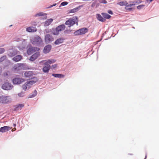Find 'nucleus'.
I'll return each instance as SVG.
<instances>
[{
  "mask_svg": "<svg viewBox=\"0 0 159 159\" xmlns=\"http://www.w3.org/2000/svg\"><path fill=\"white\" fill-rule=\"evenodd\" d=\"M101 3L106 4L107 3V1L106 0H101L100 1Z\"/></svg>",
  "mask_w": 159,
  "mask_h": 159,
  "instance_id": "nucleus-40",
  "label": "nucleus"
},
{
  "mask_svg": "<svg viewBox=\"0 0 159 159\" xmlns=\"http://www.w3.org/2000/svg\"><path fill=\"white\" fill-rule=\"evenodd\" d=\"M68 4V2H62L61 4V6H64L65 5H66Z\"/></svg>",
  "mask_w": 159,
  "mask_h": 159,
  "instance_id": "nucleus-36",
  "label": "nucleus"
},
{
  "mask_svg": "<svg viewBox=\"0 0 159 159\" xmlns=\"http://www.w3.org/2000/svg\"><path fill=\"white\" fill-rule=\"evenodd\" d=\"M32 24L33 25H37L36 22H33Z\"/></svg>",
  "mask_w": 159,
  "mask_h": 159,
  "instance_id": "nucleus-44",
  "label": "nucleus"
},
{
  "mask_svg": "<svg viewBox=\"0 0 159 159\" xmlns=\"http://www.w3.org/2000/svg\"><path fill=\"white\" fill-rule=\"evenodd\" d=\"M57 64H54V65H52V67L53 68H55L57 67Z\"/></svg>",
  "mask_w": 159,
  "mask_h": 159,
  "instance_id": "nucleus-43",
  "label": "nucleus"
},
{
  "mask_svg": "<svg viewBox=\"0 0 159 159\" xmlns=\"http://www.w3.org/2000/svg\"><path fill=\"white\" fill-rule=\"evenodd\" d=\"M53 21V20L52 18L48 19L45 22L44 25L46 26L49 25Z\"/></svg>",
  "mask_w": 159,
  "mask_h": 159,
  "instance_id": "nucleus-24",
  "label": "nucleus"
},
{
  "mask_svg": "<svg viewBox=\"0 0 159 159\" xmlns=\"http://www.w3.org/2000/svg\"><path fill=\"white\" fill-rule=\"evenodd\" d=\"M107 12L108 13L111 15H112L113 14L112 11L111 10H109Z\"/></svg>",
  "mask_w": 159,
  "mask_h": 159,
  "instance_id": "nucleus-42",
  "label": "nucleus"
},
{
  "mask_svg": "<svg viewBox=\"0 0 159 159\" xmlns=\"http://www.w3.org/2000/svg\"><path fill=\"white\" fill-rule=\"evenodd\" d=\"M13 125L14 126H16V124H13Z\"/></svg>",
  "mask_w": 159,
  "mask_h": 159,
  "instance_id": "nucleus-49",
  "label": "nucleus"
},
{
  "mask_svg": "<svg viewBox=\"0 0 159 159\" xmlns=\"http://www.w3.org/2000/svg\"><path fill=\"white\" fill-rule=\"evenodd\" d=\"M46 15L47 14L45 13H44L43 12H40L35 14L34 16L35 17L44 16V19H46L47 18V16Z\"/></svg>",
  "mask_w": 159,
  "mask_h": 159,
  "instance_id": "nucleus-20",
  "label": "nucleus"
},
{
  "mask_svg": "<svg viewBox=\"0 0 159 159\" xmlns=\"http://www.w3.org/2000/svg\"><path fill=\"white\" fill-rule=\"evenodd\" d=\"M27 52L28 55H30L34 53V50H33L32 47H30L27 50Z\"/></svg>",
  "mask_w": 159,
  "mask_h": 159,
  "instance_id": "nucleus-29",
  "label": "nucleus"
},
{
  "mask_svg": "<svg viewBox=\"0 0 159 159\" xmlns=\"http://www.w3.org/2000/svg\"><path fill=\"white\" fill-rule=\"evenodd\" d=\"M24 66V64H17L15 66H14V68L15 69V70H20L21 69V67H23Z\"/></svg>",
  "mask_w": 159,
  "mask_h": 159,
  "instance_id": "nucleus-19",
  "label": "nucleus"
},
{
  "mask_svg": "<svg viewBox=\"0 0 159 159\" xmlns=\"http://www.w3.org/2000/svg\"><path fill=\"white\" fill-rule=\"evenodd\" d=\"M56 5V4H54V5H51L50 7H53V6H55Z\"/></svg>",
  "mask_w": 159,
  "mask_h": 159,
  "instance_id": "nucleus-45",
  "label": "nucleus"
},
{
  "mask_svg": "<svg viewBox=\"0 0 159 159\" xmlns=\"http://www.w3.org/2000/svg\"><path fill=\"white\" fill-rule=\"evenodd\" d=\"M117 4L120 6H125L126 5L128 4V3L126 1H123L119 2Z\"/></svg>",
  "mask_w": 159,
  "mask_h": 159,
  "instance_id": "nucleus-30",
  "label": "nucleus"
},
{
  "mask_svg": "<svg viewBox=\"0 0 159 159\" xmlns=\"http://www.w3.org/2000/svg\"><path fill=\"white\" fill-rule=\"evenodd\" d=\"M32 48H33V50H34V52H35L36 51H38L39 50V48L37 47H32Z\"/></svg>",
  "mask_w": 159,
  "mask_h": 159,
  "instance_id": "nucleus-35",
  "label": "nucleus"
},
{
  "mask_svg": "<svg viewBox=\"0 0 159 159\" xmlns=\"http://www.w3.org/2000/svg\"><path fill=\"white\" fill-rule=\"evenodd\" d=\"M37 94V92L36 90H35L33 93L32 94L30 95L29 96V98H33Z\"/></svg>",
  "mask_w": 159,
  "mask_h": 159,
  "instance_id": "nucleus-32",
  "label": "nucleus"
},
{
  "mask_svg": "<svg viewBox=\"0 0 159 159\" xmlns=\"http://www.w3.org/2000/svg\"><path fill=\"white\" fill-rule=\"evenodd\" d=\"M2 88L5 90H10L12 89L13 86L10 83L6 82L3 84Z\"/></svg>",
  "mask_w": 159,
  "mask_h": 159,
  "instance_id": "nucleus-5",
  "label": "nucleus"
},
{
  "mask_svg": "<svg viewBox=\"0 0 159 159\" xmlns=\"http://www.w3.org/2000/svg\"><path fill=\"white\" fill-rule=\"evenodd\" d=\"M129 3H130V4H129V5H128V4L127 5H126L125 6V9L127 10H129V11L131 10H132V8H128V7H131L133 6L134 5V4H133V2H129Z\"/></svg>",
  "mask_w": 159,
  "mask_h": 159,
  "instance_id": "nucleus-16",
  "label": "nucleus"
},
{
  "mask_svg": "<svg viewBox=\"0 0 159 159\" xmlns=\"http://www.w3.org/2000/svg\"><path fill=\"white\" fill-rule=\"evenodd\" d=\"M40 56V52H37L33 54L30 58L29 60L31 61H34Z\"/></svg>",
  "mask_w": 159,
  "mask_h": 159,
  "instance_id": "nucleus-9",
  "label": "nucleus"
},
{
  "mask_svg": "<svg viewBox=\"0 0 159 159\" xmlns=\"http://www.w3.org/2000/svg\"><path fill=\"white\" fill-rule=\"evenodd\" d=\"M5 51L4 48H0V54L3 53Z\"/></svg>",
  "mask_w": 159,
  "mask_h": 159,
  "instance_id": "nucleus-38",
  "label": "nucleus"
},
{
  "mask_svg": "<svg viewBox=\"0 0 159 159\" xmlns=\"http://www.w3.org/2000/svg\"><path fill=\"white\" fill-rule=\"evenodd\" d=\"M76 19L74 17L70 18L66 21L65 24L69 27L72 26L75 24Z\"/></svg>",
  "mask_w": 159,
  "mask_h": 159,
  "instance_id": "nucleus-4",
  "label": "nucleus"
},
{
  "mask_svg": "<svg viewBox=\"0 0 159 159\" xmlns=\"http://www.w3.org/2000/svg\"><path fill=\"white\" fill-rule=\"evenodd\" d=\"M31 42L33 44L40 46L42 44L43 41L40 37L36 36L31 39Z\"/></svg>",
  "mask_w": 159,
  "mask_h": 159,
  "instance_id": "nucleus-1",
  "label": "nucleus"
},
{
  "mask_svg": "<svg viewBox=\"0 0 159 159\" xmlns=\"http://www.w3.org/2000/svg\"><path fill=\"white\" fill-rule=\"evenodd\" d=\"M52 75L55 77L59 78H63L64 77V75L58 74H52Z\"/></svg>",
  "mask_w": 159,
  "mask_h": 159,
  "instance_id": "nucleus-28",
  "label": "nucleus"
},
{
  "mask_svg": "<svg viewBox=\"0 0 159 159\" xmlns=\"http://www.w3.org/2000/svg\"><path fill=\"white\" fill-rule=\"evenodd\" d=\"M17 53H16L15 51H13L12 52H11L8 55L10 57H13Z\"/></svg>",
  "mask_w": 159,
  "mask_h": 159,
  "instance_id": "nucleus-33",
  "label": "nucleus"
},
{
  "mask_svg": "<svg viewBox=\"0 0 159 159\" xmlns=\"http://www.w3.org/2000/svg\"><path fill=\"white\" fill-rule=\"evenodd\" d=\"M66 26L64 25H61L58 26L55 30H53L52 32V34L57 35L59 34L60 32L63 30Z\"/></svg>",
  "mask_w": 159,
  "mask_h": 159,
  "instance_id": "nucleus-3",
  "label": "nucleus"
},
{
  "mask_svg": "<svg viewBox=\"0 0 159 159\" xmlns=\"http://www.w3.org/2000/svg\"><path fill=\"white\" fill-rule=\"evenodd\" d=\"M88 30V29L87 28H84L77 30L75 32V33L76 35H77L84 34L87 33Z\"/></svg>",
  "mask_w": 159,
  "mask_h": 159,
  "instance_id": "nucleus-7",
  "label": "nucleus"
},
{
  "mask_svg": "<svg viewBox=\"0 0 159 159\" xmlns=\"http://www.w3.org/2000/svg\"><path fill=\"white\" fill-rule=\"evenodd\" d=\"M145 6L144 5H141L137 7V8L138 9H140L142 8L143 7Z\"/></svg>",
  "mask_w": 159,
  "mask_h": 159,
  "instance_id": "nucleus-37",
  "label": "nucleus"
},
{
  "mask_svg": "<svg viewBox=\"0 0 159 159\" xmlns=\"http://www.w3.org/2000/svg\"><path fill=\"white\" fill-rule=\"evenodd\" d=\"M130 8V7H128V8Z\"/></svg>",
  "mask_w": 159,
  "mask_h": 159,
  "instance_id": "nucleus-50",
  "label": "nucleus"
},
{
  "mask_svg": "<svg viewBox=\"0 0 159 159\" xmlns=\"http://www.w3.org/2000/svg\"><path fill=\"white\" fill-rule=\"evenodd\" d=\"M96 17L97 19L100 21L105 22L106 21V19L104 18L100 14H97Z\"/></svg>",
  "mask_w": 159,
  "mask_h": 159,
  "instance_id": "nucleus-15",
  "label": "nucleus"
},
{
  "mask_svg": "<svg viewBox=\"0 0 159 159\" xmlns=\"http://www.w3.org/2000/svg\"><path fill=\"white\" fill-rule=\"evenodd\" d=\"M101 14L103 17L104 18H105V19H108L111 17V16L110 15H109L108 14L106 13L102 12L101 13Z\"/></svg>",
  "mask_w": 159,
  "mask_h": 159,
  "instance_id": "nucleus-26",
  "label": "nucleus"
},
{
  "mask_svg": "<svg viewBox=\"0 0 159 159\" xmlns=\"http://www.w3.org/2000/svg\"><path fill=\"white\" fill-rule=\"evenodd\" d=\"M54 39L53 36L49 34H47L45 35L44 41L46 43H50L53 41Z\"/></svg>",
  "mask_w": 159,
  "mask_h": 159,
  "instance_id": "nucleus-6",
  "label": "nucleus"
},
{
  "mask_svg": "<svg viewBox=\"0 0 159 159\" xmlns=\"http://www.w3.org/2000/svg\"><path fill=\"white\" fill-rule=\"evenodd\" d=\"M33 73L32 71H26L24 73V75L25 77L30 78L33 75Z\"/></svg>",
  "mask_w": 159,
  "mask_h": 159,
  "instance_id": "nucleus-21",
  "label": "nucleus"
},
{
  "mask_svg": "<svg viewBox=\"0 0 159 159\" xmlns=\"http://www.w3.org/2000/svg\"><path fill=\"white\" fill-rule=\"evenodd\" d=\"M64 41V39L62 38L57 39L54 42L55 44H59L62 43Z\"/></svg>",
  "mask_w": 159,
  "mask_h": 159,
  "instance_id": "nucleus-25",
  "label": "nucleus"
},
{
  "mask_svg": "<svg viewBox=\"0 0 159 159\" xmlns=\"http://www.w3.org/2000/svg\"><path fill=\"white\" fill-rule=\"evenodd\" d=\"M147 155H146V156H145V158H144V159H146V157H147Z\"/></svg>",
  "mask_w": 159,
  "mask_h": 159,
  "instance_id": "nucleus-46",
  "label": "nucleus"
},
{
  "mask_svg": "<svg viewBox=\"0 0 159 159\" xmlns=\"http://www.w3.org/2000/svg\"><path fill=\"white\" fill-rule=\"evenodd\" d=\"M11 98L9 96L1 95L0 96V104H8L11 101Z\"/></svg>",
  "mask_w": 159,
  "mask_h": 159,
  "instance_id": "nucleus-2",
  "label": "nucleus"
},
{
  "mask_svg": "<svg viewBox=\"0 0 159 159\" xmlns=\"http://www.w3.org/2000/svg\"><path fill=\"white\" fill-rule=\"evenodd\" d=\"M37 30V29L35 27L33 26L29 27L26 29V31L29 32H35Z\"/></svg>",
  "mask_w": 159,
  "mask_h": 159,
  "instance_id": "nucleus-12",
  "label": "nucleus"
},
{
  "mask_svg": "<svg viewBox=\"0 0 159 159\" xmlns=\"http://www.w3.org/2000/svg\"><path fill=\"white\" fill-rule=\"evenodd\" d=\"M18 95L20 97H23V96H24V93L21 92V93H18Z\"/></svg>",
  "mask_w": 159,
  "mask_h": 159,
  "instance_id": "nucleus-39",
  "label": "nucleus"
},
{
  "mask_svg": "<svg viewBox=\"0 0 159 159\" xmlns=\"http://www.w3.org/2000/svg\"><path fill=\"white\" fill-rule=\"evenodd\" d=\"M153 0H150V2H152Z\"/></svg>",
  "mask_w": 159,
  "mask_h": 159,
  "instance_id": "nucleus-47",
  "label": "nucleus"
},
{
  "mask_svg": "<svg viewBox=\"0 0 159 159\" xmlns=\"http://www.w3.org/2000/svg\"><path fill=\"white\" fill-rule=\"evenodd\" d=\"M8 73H9V71H7V72H5L4 74V76L5 77H6V76H7L9 75Z\"/></svg>",
  "mask_w": 159,
  "mask_h": 159,
  "instance_id": "nucleus-41",
  "label": "nucleus"
},
{
  "mask_svg": "<svg viewBox=\"0 0 159 159\" xmlns=\"http://www.w3.org/2000/svg\"><path fill=\"white\" fill-rule=\"evenodd\" d=\"M50 65H47L44 66L43 69V70L44 72H48L50 69Z\"/></svg>",
  "mask_w": 159,
  "mask_h": 159,
  "instance_id": "nucleus-27",
  "label": "nucleus"
},
{
  "mask_svg": "<svg viewBox=\"0 0 159 159\" xmlns=\"http://www.w3.org/2000/svg\"><path fill=\"white\" fill-rule=\"evenodd\" d=\"M30 83L28 81L25 83L22 86L23 89L25 90H26L30 88L31 86Z\"/></svg>",
  "mask_w": 159,
  "mask_h": 159,
  "instance_id": "nucleus-10",
  "label": "nucleus"
},
{
  "mask_svg": "<svg viewBox=\"0 0 159 159\" xmlns=\"http://www.w3.org/2000/svg\"><path fill=\"white\" fill-rule=\"evenodd\" d=\"M25 81L24 79L20 78H16L14 79L12 82L14 84H20Z\"/></svg>",
  "mask_w": 159,
  "mask_h": 159,
  "instance_id": "nucleus-8",
  "label": "nucleus"
},
{
  "mask_svg": "<svg viewBox=\"0 0 159 159\" xmlns=\"http://www.w3.org/2000/svg\"><path fill=\"white\" fill-rule=\"evenodd\" d=\"M147 2H148L149 1L150 2V0H146Z\"/></svg>",
  "mask_w": 159,
  "mask_h": 159,
  "instance_id": "nucleus-48",
  "label": "nucleus"
},
{
  "mask_svg": "<svg viewBox=\"0 0 159 159\" xmlns=\"http://www.w3.org/2000/svg\"><path fill=\"white\" fill-rule=\"evenodd\" d=\"M51 46L50 45H48L46 46L44 48L43 52L45 53H48L51 50Z\"/></svg>",
  "mask_w": 159,
  "mask_h": 159,
  "instance_id": "nucleus-13",
  "label": "nucleus"
},
{
  "mask_svg": "<svg viewBox=\"0 0 159 159\" xmlns=\"http://www.w3.org/2000/svg\"><path fill=\"white\" fill-rule=\"evenodd\" d=\"M7 57L6 56H4L2 57L1 58H0V62H1L3 61Z\"/></svg>",
  "mask_w": 159,
  "mask_h": 159,
  "instance_id": "nucleus-34",
  "label": "nucleus"
},
{
  "mask_svg": "<svg viewBox=\"0 0 159 159\" xmlns=\"http://www.w3.org/2000/svg\"><path fill=\"white\" fill-rule=\"evenodd\" d=\"M81 7V6H79L78 7H77L74 8L70 10L69 11L68 13H74L76 12H77L79 10V9Z\"/></svg>",
  "mask_w": 159,
  "mask_h": 159,
  "instance_id": "nucleus-23",
  "label": "nucleus"
},
{
  "mask_svg": "<svg viewBox=\"0 0 159 159\" xmlns=\"http://www.w3.org/2000/svg\"><path fill=\"white\" fill-rule=\"evenodd\" d=\"M142 2L141 0H136L133 2V4H134V5L136 4H138L141 3Z\"/></svg>",
  "mask_w": 159,
  "mask_h": 159,
  "instance_id": "nucleus-31",
  "label": "nucleus"
},
{
  "mask_svg": "<svg viewBox=\"0 0 159 159\" xmlns=\"http://www.w3.org/2000/svg\"><path fill=\"white\" fill-rule=\"evenodd\" d=\"M11 128L8 126H5L0 128V132L2 133L5 132L10 130Z\"/></svg>",
  "mask_w": 159,
  "mask_h": 159,
  "instance_id": "nucleus-11",
  "label": "nucleus"
},
{
  "mask_svg": "<svg viewBox=\"0 0 159 159\" xmlns=\"http://www.w3.org/2000/svg\"><path fill=\"white\" fill-rule=\"evenodd\" d=\"M38 81V79L37 77H34L31 79L30 80L28 81L30 83L31 85L32 86L33 84H35Z\"/></svg>",
  "mask_w": 159,
  "mask_h": 159,
  "instance_id": "nucleus-22",
  "label": "nucleus"
},
{
  "mask_svg": "<svg viewBox=\"0 0 159 159\" xmlns=\"http://www.w3.org/2000/svg\"><path fill=\"white\" fill-rule=\"evenodd\" d=\"M22 56L20 55H18L14 57L13 58V60L14 61L17 62L20 61L22 59Z\"/></svg>",
  "mask_w": 159,
  "mask_h": 159,
  "instance_id": "nucleus-18",
  "label": "nucleus"
},
{
  "mask_svg": "<svg viewBox=\"0 0 159 159\" xmlns=\"http://www.w3.org/2000/svg\"><path fill=\"white\" fill-rule=\"evenodd\" d=\"M56 60L54 59H48L47 61L44 60L42 61L41 62L46 61L44 63L45 65H47L48 64H51L53 63L56 62Z\"/></svg>",
  "mask_w": 159,
  "mask_h": 159,
  "instance_id": "nucleus-14",
  "label": "nucleus"
},
{
  "mask_svg": "<svg viewBox=\"0 0 159 159\" xmlns=\"http://www.w3.org/2000/svg\"><path fill=\"white\" fill-rule=\"evenodd\" d=\"M24 106V104H21L17 105L16 106L15 110V111L20 110Z\"/></svg>",
  "mask_w": 159,
  "mask_h": 159,
  "instance_id": "nucleus-17",
  "label": "nucleus"
}]
</instances>
